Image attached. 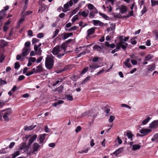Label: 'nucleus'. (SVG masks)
Segmentation results:
<instances>
[{
  "instance_id": "nucleus-1",
  "label": "nucleus",
  "mask_w": 158,
  "mask_h": 158,
  "mask_svg": "<svg viewBox=\"0 0 158 158\" xmlns=\"http://www.w3.org/2000/svg\"><path fill=\"white\" fill-rule=\"evenodd\" d=\"M54 60L52 55H49L46 58L45 65L46 68L48 69H51L53 66Z\"/></svg>"
},
{
  "instance_id": "nucleus-2",
  "label": "nucleus",
  "mask_w": 158,
  "mask_h": 158,
  "mask_svg": "<svg viewBox=\"0 0 158 158\" xmlns=\"http://www.w3.org/2000/svg\"><path fill=\"white\" fill-rule=\"evenodd\" d=\"M27 144L28 146H30L31 144L34 142V141L37 138V135H34L31 136V135H26L25 137H23L22 138L23 140L26 141L28 139L30 138Z\"/></svg>"
},
{
  "instance_id": "nucleus-3",
  "label": "nucleus",
  "mask_w": 158,
  "mask_h": 158,
  "mask_svg": "<svg viewBox=\"0 0 158 158\" xmlns=\"http://www.w3.org/2000/svg\"><path fill=\"white\" fill-rule=\"evenodd\" d=\"M5 112L3 116V117L5 121H8L9 120V116L11 113L12 111L10 108H8L3 110Z\"/></svg>"
},
{
  "instance_id": "nucleus-4",
  "label": "nucleus",
  "mask_w": 158,
  "mask_h": 158,
  "mask_svg": "<svg viewBox=\"0 0 158 158\" xmlns=\"http://www.w3.org/2000/svg\"><path fill=\"white\" fill-rule=\"evenodd\" d=\"M26 142H22L20 145L19 149L20 150H23L24 152H26L28 151L29 149V146L27 144V145H26Z\"/></svg>"
},
{
  "instance_id": "nucleus-5",
  "label": "nucleus",
  "mask_w": 158,
  "mask_h": 158,
  "mask_svg": "<svg viewBox=\"0 0 158 158\" xmlns=\"http://www.w3.org/2000/svg\"><path fill=\"white\" fill-rule=\"evenodd\" d=\"M61 51L60 46L56 45L52 49V53L54 55H56Z\"/></svg>"
},
{
  "instance_id": "nucleus-6",
  "label": "nucleus",
  "mask_w": 158,
  "mask_h": 158,
  "mask_svg": "<svg viewBox=\"0 0 158 158\" xmlns=\"http://www.w3.org/2000/svg\"><path fill=\"white\" fill-rule=\"evenodd\" d=\"M89 67L91 69V72H93L95 70L100 67V66L97 63H92L89 65Z\"/></svg>"
},
{
  "instance_id": "nucleus-7",
  "label": "nucleus",
  "mask_w": 158,
  "mask_h": 158,
  "mask_svg": "<svg viewBox=\"0 0 158 158\" xmlns=\"http://www.w3.org/2000/svg\"><path fill=\"white\" fill-rule=\"evenodd\" d=\"M38 13L42 12L45 10L47 6L44 3H41L39 5Z\"/></svg>"
},
{
  "instance_id": "nucleus-8",
  "label": "nucleus",
  "mask_w": 158,
  "mask_h": 158,
  "mask_svg": "<svg viewBox=\"0 0 158 158\" xmlns=\"http://www.w3.org/2000/svg\"><path fill=\"white\" fill-rule=\"evenodd\" d=\"M158 127V120L153 121L150 124L149 127L151 128H156Z\"/></svg>"
},
{
  "instance_id": "nucleus-9",
  "label": "nucleus",
  "mask_w": 158,
  "mask_h": 158,
  "mask_svg": "<svg viewBox=\"0 0 158 158\" xmlns=\"http://www.w3.org/2000/svg\"><path fill=\"white\" fill-rule=\"evenodd\" d=\"M151 131V130L145 128H142L139 131L140 133L142 134H144V135H146L149 134Z\"/></svg>"
},
{
  "instance_id": "nucleus-10",
  "label": "nucleus",
  "mask_w": 158,
  "mask_h": 158,
  "mask_svg": "<svg viewBox=\"0 0 158 158\" xmlns=\"http://www.w3.org/2000/svg\"><path fill=\"white\" fill-rule=\"evenodd\" d=\"M40 146V145H39L37 143H34L33 146V150L32 151V153H34L35 152L37 151Z\"/></svg>"
},
{
  "instance_id": "nucleus-11",
  "label": "nucleus",
  "mask_w": 158,
  "mask_h": 158,
  "mask_svg": "<svg viewBox=\"0 0 158 158\" xmlns=\"http://www.w3.org/2000/svg\"><path fill=\"white\" fill-rule=\"evenodd\" d=\"M30 50V49L29 50L28 49L24 48L23 49V52L21 54V56H25L29 54Z\"/></svg>"
},
{
  "instance_id": "nucleus-12",
  "label": "nucleus",
  "mask_w": 158,
  "mask_h": 158,
  "mask_svg": "<svg viewBox=\"0 0 158 158\" xmlns=\"http://www.w3.org/2000/svg\"><path fill=\"white\" fill-rule=\"evenodd\" d=\"M96 27H92L88 30L87 31V36H89V35L94 34L95 32V29Z\"/></svg>"
},
{
  "instance_id": "nucleus-13",
  "label": "nucleus",
  "mask_w": 158,
  "mask_h": 158,
  "mask_svg": "<svg viewBox=\"0 0 158 158\" xmlns=\"http://www.w3.org/2000/svg\"><path fill=\"white\" fill-rule=\"evenodd\" d=\"M156 68V66L154 64L152 63L151 64L148 66L147 70L150 71L152 72L155 70Z\"/></svg>"
},
{
  "instance_id": "nucleus-14",
  "label": "nucleus",
  "mask_w": 158,
  "mask_h": 158,
  "mask_svg": "<svg viewBox=\"0 0 158 158\" xmlns=\"http://www.w3.org/2000/svg\"><path fill=\"white\" fill-rule=\"evenodd\" d=\"M47 134H40L39 135V139L40 143L41 144L43 143L45 139V137Z\"/></svg>"
},
{
  "instance_id": "nucleus-15",
  "label": "nucleus",
  "mask_w": 158,
  "mask_h": 158,
  "mask_svg": "<svg viewBox=\"0 0 158 158\" xmlns=\"http://www.w3.org/2000/svg\"><path fill=\"white\" fill-rule=\"evenodd\" d=\"M126 135L127 136L128 138L130 139L131 141H133V137L134 136V135L132 134L131 131H127Z\"/></svg>"
},
{
  "instance_id": "nucleus-16",
  "label": "nucleus",
  "mask_w": 158,
  "mask_h": 158,
  "mask_svg": "<svg viewBox=\"0 0 158 158\" xmlns=\"http://www.w3.org/2000/svg\"><path fill=\"white\" fill-rule=\"evenodd\" d=\"M120 11L122 14L126 12L127 11V7L124 5H122L120 8H119Z\"/></svg>"
},
{
  "instance_id": "nucleus-17",
  "label": "nucleus",
  "mask_w": 158,
  "mask_h": 158,
  "mask_svg": "<svg viewBox=\"0 0 158 158\" xmlns=\"http://www.w3.org/2000/svg\"><path fill=\"white\" fill-rule=\"evenodd\" d=\"M87 12H86L85 11H83L82 12L79 11L78 14L80 15H81L84 17H87L88 15L89 11L88 10H87Z\"/></svg>"
},
{
  "instance_id": "nucleus-18",
  "label": "nucleus",
  "mask_w": 158,
  "mask_h": 158,
  "mask_svg": "<svg viewBox=\"0 0 158 158\" xmlns=\"http://www.w3.org/2000/svg\"><path fill=\"white\" fill-rule=\"evenodd\" d=\"M105 45L107 47H110L111 48H114L115 46V45L114 44H110L109 43L107 42L106 41L105 42Z\"/></svg>"
},
{
  "instance_id": "nucleus-19",
  "label": "nucleus",
  "mask_w": 158,
  "mask_h": 158,
  "mask_svg": "<svg viewBox=\"0 0 158 158\" xmlns=\"http://www.w3.org/2000/svg\"><path fill=\"white\" fill-rule=\"evenodd\" d=\"M64 89V87L63 86L60 85L58 87L56 88L55 89L54 91H57L59 93H61Z\"/></svg>"
},
{
  "instance_id": "nucleus-20",
  "label": "nucleus",
  "mask_w": 158,
  "mask_h": 158,
  "mask_svg": "<svg viewBox=\"0 0 158 158\" xmlns=\"http://www.w3.org/2000/svg\"><path fill=\"white\" fill-rule=\"evenodd\" d=\"M67 47V45L65 42L63 43L61 46H60V48L63 50V52H66Z\"/></svg>"
},
{
  "instance_id": "nucleus-21",
  "label": "nucleus",
  "mask_w": 158,
  "mask_h": 158,
  "mask_svg": "<svg viewBox=\"0 0 158 158\" xmlns=\"http://www.w3.org/2000/svg\"><path fill=\"white\" fill-rule=\"evenodd\" d=\"M140 145L138 144H134L132 145V149L133 151H136L139 149L140 148Z\"/></svg>"
},
{
  "instance_id": "nucleus-22",
  "label": "nucleus",
  "mask_w": 158,
  "mask_h": 158,
  "mask_svg": "<svg viewBox=\"0 0 158 158\" xmlns=\"http://www.w3.org/2000/svg\"><path fill=\"white\" fill-rule=\"evenodd\" d=\"M91 77L89 76L86 77L81 83V84L83 85L85 84L90 79Z\"/></svg>"
},
{
  "instance_id": "nucleus-23",
  "label": "nucleus",
  "mask_w": 158,
  "mask_h": 158,
  "mask_svg": "<svg viewBox=\"0 0 158 158\" xmlns=\"http://www.w3.org/2000/svg\"><path fill=\"white\" fill-rule=\"evenodd\" d=\"M123 37L124 36L123 35H120L119 37H118V39L119 41L118 43L119 44H122L124 43L125 41H123Z\"/></svg>"
},
{
  "instance_id": "nucleus-24",
  "label": "nucleus",
  "mask_w": 158,
  "mask_h": 158,
  "mask_svg": "<svg viewBox=\"0 0 158 158\" xmlns=\"http://www.w3.org/2000/svg\"><path fill=\"white\" fill-rule=\"evenodd\" d=\"M93 49L94 50H97L98 51H100L102 49V48L100 46L96 44L93 47Z\"/></svg>"
},
{
  "instance_id": "nucleus-25",
  "label": "nucleus",
  "mask_w": 158,
  "mask_h": 158,
  "mask_svg": "<svg viewBox=\"0 0 158 158\" xmlns=\"http://www.w3.org/2000/svg\"><path fill=\"white\" fill-rule=\"evenodd\" d=\"M37 70L38 73H41L43 71V69L42 68V65L41 64H39L37 67Z\"/></svg>"
},
{
  "instance_id": "nucleus-26",
  "label": "nucleus",
  "mask_w": 158,
  "mask_h": 158,
  "mask_svg": "<svg viewBox=\"0 0 158 158\" xmlns=\"http://www.w3.org/2000/svg\"><path fill=\"white\" fill-rule=\"evenodd\" d=\"M151 119V118L150 117H148L147 118L144 120L142 122V124L144 125L146 124L149 122V120Z\"/></svg>"
},
{
  "instance_id": "nucleus-27",
  "label": "nucleus",
  "mask_w": 158,
  "mask_h": 158,
  "mask_svg": "<svg viewBox=\"0 0 158 158\" xmlns=\"http://www.w3.org/2000/svg\"><path fill=\"white\" fill-rule=\"evenodd\" d=\"M20 154V152L19 151H17L14 152L12 154V158H15L17 156L19 155Z\"/></svg>"
},
{
  "instance_id": "nucleus-28",
  "label": "nucleus",
  "mask_w": 158,
  "mask_h": 158,
  "mask_svg": "<svg viewBox=\"0 0 158 158\" xmlns=\"http://www.w3.org/2000/svg\"><path fill=\"white\" fill-rule=\"evenodd\" d=\"M35 126H33V125H31L29 127H25L24 128V130L25 131L30 130L35 128Z\"/></svg>"
},
{
  "instance_id": "nucleus-29",
  "label": "nucleus",
  "mask_w": 158,
  "mask_h": 158,
  "mask_svg": "<svg viewBox=\"0 0 158 158\" xmlns=\"http://www.w3.org/2000/svg\"><path fill=\"white\" fill-rule=\"evenodd\" d=\"M151 3L152 6H155L156 5H158V0H151Z\"/></svg>"
},
{
  "instance_id": "nucleus-30",
  "label": "nucleus",
  "mask_w": 158,
  "mask_h": 158,
  "mask_svg": "<svg viewBox=\"0 0 158 158\" xmlns=\"http://www.w3.org/2000/svg\"><path fill=\"white\" fill-rule=\"evenodd\" d=\"M123 151L122 148H120L116 150L115 152L116 153V156H117L120 153Z\"/></svg>"
},
{
  "instance_id": "nucleus-31",
  "label": "nucleus",
  "mask_w": 158,
  "mask_h": 158,
  "mask_svg": "<svg viewBox=\"0 0 158 158\" xmlns=\"http://www.w3.org/2000/svg\"><path fill=\"white\" fill-rule=\"evenodd\" d=\"M66 98L68 100L72 101L73 100V96L70 94H66L65 96Z\"/></svg>"
},
{
  "instance_id": "nucleus-32",
  "label": "nucleus",
  "mask_w": 158,
  "mask_h": 158,
  "mask_svg": "<svg viewBox=\"0 0 158 158\" xmlns=\"http://www.w3.org/2000/svg\"><path fill=\"white\" fill-rule=\"evenodd\" d=\"M153 57V56L151 54H148L145 57V61H148Z\"/></svg>"
},
{
  "instance_id": "nucleus-33",
  "label": "nucleus",
  "mask_w": 158,
  "mask_h": 158,
  "mask_svg": "<svg viewBox=\"0 0 158 158\" xmlns=\"http://www.w3.org/2000/svg\"><path fill=\"white\" fill-rule=\"evenodd\" d=\"M89 69V68L88 67L84 68L81 71L80 73V75H82V74L85 73L88 71Z\"/></svg>"
},
{
  "instance_id": "nucleus-34",
  "label": "nucleus",
  "mask_w": 158,
  "mask_h": 158,
  "mask_svg": "<svg viewBox=\"0 0 158 158\" xmlns=\"http://www.w3.org/2000/svg\"><path fill=\"white\" fill-rule=\"evenodd\" d=\"M7 102V101H4L2 100H0V108H2L3 106L5 105V103Z\"/></svg>"
},
{
  "instance_id": "nucleus-35",
  "label": "nucleus",
  "mask_w": 158,
  "mask_h": 158,
  "mask_svg": "<svg viewBox=\"0 0 158 158\" xmlns=\"http://www.w3.org/2000/svg\"><path fill=\"white\" fill-rule=\"evenodd\" d=\"M24 20L25 19L24 17L20 18L18 22V26H19L20 25L23 23Z\"/></svg>"
},
{
  "instance_id": "nucleus-36",
  "label": "nucleus",
  "mask_w": 158,
  "mask_h": 158,
  "mask_svg": "<svg viewBox=\"0 0 158 158\" xmlns=\"http://www.w3.org/2000/svg\"><path fill=\"white\" fill-rule=\"evenodd\" d=\"M88 8L89 10H93L95 8L94 6L91 4L89 3L88 5Z\"/></svg>"
},
{
  "instance_id": "nucleus-37",
  "label": "nucleus",
  "mask_w": 158,
  "mask_h": 158,
  "mask_svg": "<svg viewBox=\"0 0 158 158\" xmlns=\"http://www.w3.org/2000/svg\"><path fill=\"white\" fill-rule=\"evenodd\" d=\"M62 35L63 36H62V39L63 40H65L68 38L69 37V36H68V35L67 34V33H64L62 34Z\"/></svg>"
},
{
  "instance_id": "nucleus-38",
  "label": "nucleus",
  "mask_w": 158,
  "mask_h": 158,
  "mask_svg": "<svg viewBox=\"0 0 158 158\" xmlns=\"http://www.w3.org/2000/svg\"><path fill=\"white\" fill-rule=\"evenodd\" d=\"M5 13L3 12V10H1L0 11V20L3 18V16L5 15Z\"/></svg>"
},
{
  "instance_id": "nucleus-39",
  "label": "nucleus",
  "mask_w": 158,
  "mask_h": 158,
  "mask_svg": "<svg viewBox=\"0 0 158 158\" xmlns=\"http://www.w3.org/2000/svg\"><path fill=\"white\" fill-rule=\"evenodd\" d=\"M66 52H64V53H61L59 54L58 53V54L57 55V57L58 58L60 59L63 56H64L65 54H66Z\"/></svg>"
},
{
  "instance_id": "nucleus-40",
  "label": "nucleus",
  "mask_w": 158,
  "mask_h": 158,
  "mask_svg": "<svg viewBox=\"0 0 158 158\" xmlns=\"http://www.w3.org/2000/svg\"><path fill=\"white\" fill-rule=\"evenodd\" d=\"M89 17L91 19H92L94 18L95 17L94 14L92 11H91L89 14Z\"/></svg>"
},
{
  "instance_id": "nucleus-41",
  "label": "nucleus",
  "mask_w": 158,
  "mask_h": 158,
  "mask_svg": "<svg viewBox=\"0 0 158 158\" xmlns=\"http://www.w3.org/2000/svg\"><path fill=\"white\" fill-rule=\"evenodd\" d=\"M115 119V117L114 116L110 115L109 119L110 123H112Z\"/></svg>"
},
{
  "instance_id": "nucleus-42",
  "label": "nucleus",
  "mask_w": 158,
  "mask_h": 158,
  "mask_svg": "<svg viewBox=\"0 0 158 158\" xmlns=\"http://www.w3.org/2000/svg\"><path fill=\"white\" fill-rule=\"evenodd\" d=\"M59 30L58 29H56V30L54 32V34L52 36L53 38H54L57 35L58 33L59 32Z\"/></svg>"
},
{
  "instance_id": "nucleus-43",
  "label": "nucleus",
  "mask_w": 158,
  "mask_h": 158,
  "mask_svg": "<svg viewBox=\"0 0 158 158\" xmlns=\"http://www.w3.org/2000/svg\"><path fill=\"white\" fill-rule=\"evenodd\" d=\"M78 16L77 15H76L74 16L72 19V21L73 22H75L76 20L78 19Z\"/></svg>"
},
{
  "instance_id": "nucleus-44",
  "label": "nucleus",
  "mask_w": 158,
  "mask_h": 158,
  "mask_svg": "<svg viewBox=\"0 0 158 158\" xmlns=\"http://www.w3.org/2000/svg\"><path fill=\"white\" fill-rule=\"evenodd\" d=\"M20 67L19 63L18 62L15 63V69H18Z\"/></svg>"
},
{
  "instance_id": "nucleus-45",
  "label": "nucleus",
  "mask_w": 158,
  "mask_h": 158,
  "mask_svg": "<svg viewBox=\"0 0 158 158\" xmlns=\"http://www.w3.org/2000/svg\"><path fill=\"white\" fill-rule=\"evenodd\" d=\"M147 10V8L145 6H144L143 8L141 11L142 15L144 14Z\"/></svg>"
},
{
  "instance_id": "nucleus-46",
  "label": "nucleus",
  "mask_w": 158,
  "mask_h": 158,
  "mask_svg": "<svg viewBox=\"0 0 158 158\" xmlns=\"http://www.w3.org/2000/svg\"><path fill=\"white\" fill-rule=\"evenodd\" d=\"M100 15H101L103 18H104L105 19H107V18H108V16L105 14L102 13L101 12L99 13Z\"/></svg>"
},
{
  "instance_id": "nucleus-47",
  "label": "nucleus",
  "mask_w": 158,
  "mask_h": 158,
  "mask_svg": "<svg viewBox=\"0 0 158 158\" xmlns=\"http://www.w3.org/2000/svg\"><path fill=\"white\" fill-rule=\"evenodd\" d=\"M40 40H39L36 38H33L32 40V44H34L38 42Z\"/></svg>"
},
{
  "instance_id": "nucleus-48",
  "label": "nucleus",
  "mask_w": 158,
  "mask_h": 158,
  "mask_svg": "<svg viewBox=\"0 0 158 158\" xmlns=\"http://www.w3.org/2000/svg\"><path fill=\"white\" fill-rule=\"evenodd\" d=\"M44 35V34L43 33H40L37 34V37L39 38H41L43 37Z\"/></svg>"
},
{
  "instance_id": "nucleus-49",
  "label": "nucleus",
  "mask_w": 158,
  "mask_h": 158,
  "mask_svg": "<svg viewBox=\"0 0 158 158\" xmlns=\"http://www.w3.org/2000/svg\"><path fill=\"white\" fill-rule=\"evenodd\" d=\"M89 148H87L85 150H81V151H79V152L80 153H87L88 152V151Z\"/></svg>"
},
{
  "instance_id": "nucleus-50",
  "label": "nucleus",
  "mask_w": 158,
  "mask_h": 158,
  "mask_svg": "<svg viewBox=\"0 0 158 158\" xmlns=\"http://www.w3.org/2000/svg\"><path fill=\"white\" fill-rule=\"evenodd\" d=\"M81 127L80 126H78L76 128L75 131L77 133L80 131H81Z\"/></svg>"
},
{
  "instance_id": "nucleus-51",
  "label": "nucleus",
  "mask_w": 158,
  "mask_h": 158,
  "mask_svg": "<svg viewBox=\"0 0 158 158\" xmlns=\"http://www.w3.org/2000/svg\"><path fill=\"white\" fill-rule=\"evenodd\" d=\"M42 50L40 48H39L38 51L36 52V54L39 56H40L41 55Z\"/></svg>"
},
{
  "instance_id": "nucleus-52",
  "label": "nucleus",
  "mask_w": 158,
  "mask_h": 158,
  "mask_svg": "<svg viewBox=\"0 0 158 158\" xmlns=\"http://www.w3.org/2000/svg\"><path fill=\"white\" fill-rule=\"evenodd\" d=\"M25 78L24 75H20L19 77L18 80L19 81H21L23 80Z\"/></svg>"
},
{
  "instance_id": "nucleus-53",
  "label": "nucleus",
  "mask_w": 158,
  "mask_h": 158,
  "mask_svg": "<svg viewBox=\"0 0 158 158\" xmlns=\"http://www.w3.org/2000/svg\"><path fill=\"white\" fill-rule=\"evenodd\" d=\"M78 10V9H77V8L74 10H73L72 12V15L70 16V17H71L72 15H74L77 12V11Z\"/></svg>"
},
{
  "instance_id": "nucleus-54",
  "label": "nucleus",
  "mask_w": 158,
  "mask_h": 158,
  "mask_svg": "<svg viewBox=\"0 0 158 158\" xmlns=\"http://www.w3.org/2000/svg\"><path fill=\"white\" fill-rule=\"evenodd\" d=\"M153 32L155 35L157 39H158V32L156 30H155L153 31Z\"/></svg>"
},
{
  "instance_id": "nucleus-55",
  "label": "nucleus",
  "mask_w": 158,
  "mask_h": 158,
  "mask_svg": "<svg viewBox=\"0 0 158 158\" xmlns=\"http://www.w3.org/2000/svg\"><path fill=\"white\" fill-rule=\"evenodd\" d=\"M133 15L134 11L133 10H131L129 12L128 14L127 15L129 16V17H130L133 16Z\"/></svg>"
},
{
  "instance_id": "nucleus-56",
  "label": "nucleus",
  "mask_w": 158,
  "mask_h": 158,
  "mask_svg": "<svg viewBox=\"0 0 158 158\" xmlns=\"http://www.w3.org/2000/svg\"><path fill=\"white\" fill-rule=\"evenodd\" d=\"M15 144V143L14 142H11L10 145H9V148H12Z\"/></svg>"
},
{
  "instance_id": "nucleus-57",
  "label": "nucleus",
  "mask_w": 158,
  "mask_h": 158,
  "mask_svg": "<svg viewBox=\"0 0 158 158\" xmlns=\"http://www.w3.org/2000/svg\"><path fill=\"white\" fill-rule=\"evenodd\" d=\"M131 62L133 65H135L137 64V62L135 60H131Z\"/></svg>"
},
{
  "instance_id": "nucleus-58",
  "label": "nucleus",
  "mask_w": 158,
  "mask_h": 158,
  "mask_svg": "<svg viewBox=\"0 0 158 158\" xmlns=\"http://www.w3.org/2000/svg\"><path fill=\"white\" fill-rule=\"evenodd\" d=\"M121 48V45L119 44L118 43L116 44V49H117L118 51L119 50H120V48Z\"/></svg>"
},
{
  "instance_id": "nucleus-59",
  "label": "nucleus",
  "mask_w": 158,
  "mask_h": 158,
  "mask_svg": "<svg viewBox=\"0 0 158 158\" xmlns=\"http://www.w3.org/2000/svg\"><path fill=\"white\" fill-rule=\"evenodd\" d=\"M31 43L30 41L26 42L25 44V46L26 47H29L30 46Z\"/></svg>"
},
{
  "instance_id": "nucleus-60",
  "label": "nucleus",
  "mask_w": 158,
  "mask_h": 158,
  "mask_svg": "<svg viewBox=\"0 0 158 158\" xmlns=\"http://www.w3.org/2000/svg\"><path fill=\"white\" fill-rule=\"evenodd\" d=\"M99 58L98 57H94L92 59V61L94 62H96L98 60Z\"/></svg>"
},
{
  "instance_id": "nucleus-61",
  "label": "nucleus",
  "mask_w": 158,
  "mask_h": 158,
  "mask_svg": "<svg viewBox=\"0 0 158 158\" xmlns=\"http://www.w3.org/2000/svg\"><path fill=\"white\" fill-rule=\"evenodd\" d=\"M28 6V5L24 4V6H23V11H22V13L23 14V13L25 12V11L26 10L27 7Z\"/></svg>"
},
{
  "instance_id": "nucleus-62",
  "label": "nucleus",
  "mask_w": 158,
  "mask_h": 158,
  "mask_svg": "<svg viewBox=\"0 0 158 158\" xmlns=\"http://www.w3.org/2000/svg\"><path fill=\"white\" fill-rule=\"evenodd\" d=\"M99 21L94 20H93V24L94 25H96L99 23Z\"/></svg>"
},
{
  "instance_id": "nucleus-63",
  "label": "nucleus",
  "mask_w": 158,
  "mask_h": 158,
  "mask_svg": "<svg viewBox=\"0 0 158 158\" xmlns=\"http://www.w3.org/2000/svg\"><path fill=\"white\" fill-rule=\"evenodd\" d=\"M95 145V143H94V140L93 139H91L90 142V145L91 147H93Z\"/></svg>"
},
{
  "instance_id": "nucleus-64",
  "label": "nucleus",
  "mask_w": 158,
  "mask_h": 158,
  "mask_svg": "<svg viewBox=\"0 0 158 158\" xmlns=\"http://www.w3.org/2000/svg\"><path fill=\"white\" fill-rule=\"evenodd\" d=\"M121 45V48L123 50H126L127 49V47L124 44H120Z\"/></svg>"
}]
</instances>
